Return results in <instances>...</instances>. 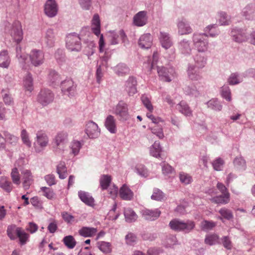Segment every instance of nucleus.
Segmentation results:
<instances>
[{
    "mask_svg": "<svg viewBox=\"0 0 255 255\" xmlns=\"http://www.w3.org/2000/svg\"><path fill=\"white\" fill-rule=\"evenodd\" d=\"M54 98L53 93L47 89L42 90L38 96V101L42 105L46 106L52 102Z\"/></svg>",
    "mask_w": 255,
    "mask_h": 255,
    "instance_id": "nucleus-13",
    "label": "nucleus"
},
{
    "mask_svg": "<svg viewBox=\"0 0 255 255\" xmlns=\"http://www.w3.org/2000/svg\"><path fill=\"white\" fill-rule=\"evenodd\" d=\"M231 91L229 87L227 86H224L222 88V96L226 100L231 101Z\"/></svg>",
    "mask_w": 255,
    "mask_h": 255,
    "instance_id": "nucleus-57",
    "label": "nucleus"
},
{
    "mask_svg": "<svg viewBox=\"0 0 255 255\" xmlns=\"http://www.w3.org/2000/svg\"><path fill=\"white\" fill-rule=\"evenodd\" d=\"M178 33L181 35L187 34L192 31L188 23L184 20L180 21L178 24Z\"/></svg>",
    "mask_w": 255,
    "mask_h": 255,
    "instance_id": "nucleus-29",
    "label": "nucleus"
},
{
    "mask_svg": "<svg viewBox=\"0 0 255 255\" xmlns=\"http://www.w3.org/2000/svg\"><path fill=\"white\" fill-rule=\"evenodd\" d=\"M3 100L6 105H10L13 103V100L11 96L6 92V91H2V92Z\"/></svg>",
    "mask_w": 255,
    "mask_h": 255,
    "instance_id": "nucleus-63",
    "label": "nucleus"
},
{
    "mask_svg": "<svg viewBox=\"0 0 255 255\" xmlns=\"http://www.w3.org/2000/svg\"><path fill=\"white\" fill-rule=\"evenodd\" d=\"M85 130L87 135L91 138L98 137L100 133V129L97 124L92 121L87 124Z\"/></svg>",
    "mask_w": 255,
    "mask_h": 255,
    "instance_id": "nucleus-15",
    "label": "nucleus"
},
{
    "mask_svg": "<svg viewBox=\"0 0 255 255\" xmlns=\"http://www.w3.org/2000/svg\"><path fill=\"white\" fill-rule=\"evenodd\" d=\"M97 245L99 249L104 254H110L112 251V245L110 243L99 242Z\"/></svg>",
    "mask_w": 255,
    "mask_h": 255,
    "instance_id": "nucleus-34",
    "label": "nucleus"
},
{
    "mask_svg": "<svg viewBox=\"0 0 255 255\" xmlns=\"http://www.w3.org/2000/svg\"><path fill=\"white\" fill-rule=\"evenodd\" d=\"M17 236L19 238L20 243L22 245L25 244L29 238V235L26 233L20 228H17Z\"/></svg>",
    "mask_w": 255,
    "mask_h": 255,
    "instance_id": "nucleus-44",
    "label": "nucleus"
},
{
    "mask_svg": "<svg viewBox=\"0 0 255 255\" xmlns=\"http://www.w3.org/2000/svg\"><path fill=\"white\" fill-rule=\"evenodd\" d=\"M44 41L49 47H52L54 45L55 36L52 29H49L47 30L44 37Z\"/></svg>",
    "mask_w": 255,
    "mask_h": 255,
    "instance_id": "nucleus-32",
    "label": "nucleus"
},
{
    "mask_svg": "<svg viewBox=\"0 0 255 255\" xmlns=\"http://www.w3.org/2000/svg\"><path fill=\"white\" fill-rule=\"evenodd\" d=\"M151 198L154 200L161 201L164 199V195L160 190L158 188H155L153 190Z\"/></svg>",
    "mask_w": 255,
    "mask_h": 255,
    "instance_id": "nucleus-49",
    "label": "nucleus"
},
{
    "mask_svg": "<svg viewBox=\"0 0 255 255\" xmlns=\"http://www.w3.org/2000/svg\"><path fill=\"white\" fill-rule=\"evenodd\" d=\"M21 174L22 175L23 186L24 188L28 189L33 181L32 173L28 170H24Z\"/></svg>",
    "mask_w": 255,
    "mask_h": 255,
    "instance_id": "nucleus-25",
    "label": "nucleus"
},
{
    "mask_svg": "<svg viewBox=\"0 0 255 255\" xmlns=\"http://www.w3.org/2000/svg\"><path fill=\"white\" fill-rule=\"evenodd\" d=\"M10 177L12 182L15 185L18 186L20 184V176L17 168L12 169L10 173Z\"/></svg>",
    "mask_w": 255,
    "mask_h": 255,
    "instance_id": "nucleus-41",
    "label": "nucleus"
},
{
    "mask_svg": "<svg viewBox=\"0 0 255 255\" xmlns=\"http://www.w3.org/2000/svg\"><path fill=\"white\" fill-rule=\"evenodd\" d=\"M159 40L162 46L165 49L170 48L172 45V42L169 36V34L166 32H160Z\"/></svg>",
    "mask_w": 255,
    "mask_h": 255,
    "instance_id": "nucleus-27",
    "label": "nucleus"
},
{
    "mask_svg": "<svg viewBox=\"0 0 255 255\" xmlns=\"http://www.w3.org/2000/svg\"><path fill=\"white\" fill-rule=\"evenodd\" d=\"M137 173L141 176L146 177L147 176L148 172L144 166L141 164L137 165L136 167Z\"/></svg>",
    "mask_w": 255,
    "mask_h": 255,
    "instance_id": "nucleus-64",
    "label": "nucleus"
},
{
    "mask_svg": "<svg viewBox=\"0 0 255 255\" xmlns=\"http://www.w3.org/2000/svg\"><path fill=\"white\" fill-rule=\"evenodd\" d=\"M241 82L239 75L236 73H232L228 79V82L230 85H237Z\"/></svg>",
    "mask_w": 255,
    "mask_h": 255,
    "instance_id": "nucleus-53",
    "label": "nucleus"
},
{
    "mask_svg": "<svg viewBox=\"0 0 255 255\" xmlns=\"http://www.w3.org/2000/svg\"><path fill=\"white\" fill-rule=\"evenodd\" d=\"M112 181V177L109 175H102L100 179V184L102 190L108 188Z\"/></svg>",
    "mask_w": 255,
    "mask_h": 255,
    "instance_id": "nucleus-36",
    "label": "nucleus"
},
{
    "mask_svg": "<svg viewBox=\"0 0 255 255\" xmlns=\"http://www.w3.org/2000/svg\"><path fill=\"white\" fill-rule=\"evenodd\" d=\"M80 199L86 204L92 206L94 205V200L88 193L80 191L78 192Z\"/></svg>",
    "mask_w": 255,
    "mask_h": 255,
    "instance_id": "nucleus-33",
    "label": "nucleus"
},
{
    "mask_svg": "<svg viewBox=\"0 0 255 255\" xmlns=\"http://www.w3.org/2000/svg\"><path fill=\"white\" fill-rule=\"evenodd\" d=\"M97 232V229L95 228L84 227L79 231V234L84 237H91Z\"/></svg>",
    "mask_w": 255,
    "mask_h": 255,
    "instance_id": "nucleus-31",
    "label": "nucleus"
},
{
    "mask_svg": "<svg viewBox=\"0 0 255 255\" xmlns=\"http://www.w3.org/2000/svg\"><path fill=\"white\" fill-rule=\"evenodd\" d=\"M10 63V59L7 50L0 52V67L7 68Z\"/></svg>",
    "mask_w": 255,
    "mask_h": 255,
    "instance_id": "nucleus-28",
    "label": "nucleus"
},
{
    "mask_svg": "<svg viewBox=\"0 0 255 255\" xmlns=\"http://www.w3.org/2000/svg\"><path fill=\"white\" fill-rule=\"evenodd\" d=\"M193 40L199 52H205L208 49V36L204 34H194Z\"/></svg>",
    "mask_w": 255,
    "mask_h": 255,
    "instance_id": "nucleus-8",
    "label": "nucleus"
},
{
    "mask_svg": "<svg viewBox=\"0 0 255 255\" xmlns=\"http://www.w3.org/2000/svg\"><path fill=\"white\" fill-rule=\"evenodd\" d=\"M142 217L147 220L153 221L157 219L161 212L158 209L154 210H150L148 209H144L141 211Z\"/></svg>",
    "mask_w": 255,
    "mask_h": 255,
    "instance_id": "nucleus-22",
    "label": "nucleus"
},
{
    "mask_svg": "<svg viewBox=\"0 0 255 255\" xmlns=\"http://www.w3.org/2000/svg\"><path fill=\"white\" fill-rule=\"evenodd\" d=\"M161 148L159 141H156L150 148V154L155 157L160 156Z\"/></svg>",
    "mask_w": 255,
    "mask_h": 255,
    "instance_id": "nucleus-37",
    "label": "nucleus"
},
{
    "mask_svg": "<svg viewBox=\"0 0 255 255\" xmlns=\"http://www.w3.org/2000/svg\"><path fill=\"white\" fill-rule=\"evenodd\" d=\"M219 213L221 215V216L218 217V219L222 220L223 219H225L228 220H231L233 218V214L232 212L225 207L222 208L219 211Z\"/></svg>",
    "mask_w": 255,
    "mask_h": 255,
    "instance_id": "nucleus-35",
    "label": "nucleus"
},
{
    "mask_svg": "<svg viewBox=\"0 0 255 255\" xmlns=\"http://www.w3.org/2000/svg\"><path fill=\"white\" fill-rule=\"evenodd\" d=\"M119 195L124 200L130 201L133 198V193L126 185L124 184L119 190Z\"/></svg>",
    "mask_w": 255,
    "mask_h": 255,
    "instance_id": "nucleus-19",
    "label": "nucleus"
},
{
    "mask_svg": "<svg viewBox=\"0 0 255 255\" xmlns=\"http://www.w3.org/2000/svg\"><path fill=\"white\" fill-rule=\"evenodd\" d=\"M17 228H18L14 225H10L7 227L6 231L7 234L11 240H14L15 239V236L16 235H17Z\"/></svg>",
    "mask_w": 255,
    "mask_h": 255,
    "instance_id": "nucleus-48",
    "label": "nucleus"
},
{
    "mask_svg": "<svg viewBox=\"0 0 255 255\" xmlns=\"http://www.w3.org/2000/svg\"><path fill=\"white\" fill-rule=\"evenodd\" d=\"M152 36L150 34L142 35L138 41L139 45L142 48H148L152 44Z\"/></svg>",
    "mask_w": 255,
    "mask_h": 255,
    "instance_id": "nucleus-26",
    "label": "nucleus"
},
{
    "mask_svg": "<svg viewBox=\"0 0 255 255\" xmlns=\"http://www.w3.org/2000/svg\"><path fill=\"white\" fill-rule=\"evenodd\" d=\"M219 236L216 234L208 235L205 239V243L207 245L212 246L218 243Z\"/></svg>",
    "mask_w": 255,
    "mask_h": 255,
    "instance_id": "nucleus-39",
    "label": "nucleus"
},
{
    "mask_svg": "<svg viewBox=\"0 0 255 255\" xmlns=\"http://www.w3.org/2000/svg\"><path fill=\"white\" fill-rule=\"evenodd\" d=\"M29 58L31 64L34 66H38L44 62V54L39 50H31L29 54Z\"/></svg>",
    "mask_w": 255,
    "mask_h": 255,
    "instance_id": "nucleus-11",
    "label": "nucleus"
},
{
    "mask_svg": "<svg viewBox=\"0 0 255 255\" xmlns=\"http://www.w3.org/2000/svg\"><path fill=\"white\" fill-rule=\"evenodd\" d=\"M105 126L111 133H116L117 131L116 120L112 115H109L106 118Z\"/></svg>",
    "mask_w": 255,
    "mask_h": 255,
    "instance_id": "nucleus-21",
    "label": "nucleus"
},
{
    "mask_svg": "<svg viewBox=\"0 0 255 255\" xmlns=\"http://www.w3.org/2000/svg\"><path fill=\"white\" fill-rule=\"evenodd\" d=\"M49 79L52 85H56L60 82V76L55 71H51L49 75Z\"/></svg>",
    "mask_w": 255,
    "mask_h": 255,
    "instance_id": "nucleus-52",
    "label": "nucleus"
},
{
    "mask_svg": "<svg viewBox=\"0 0 255 255\" xmlns=\"http://www.w3.org/2000/svg\"><path fill=\"white\" fill-rule=\"evenodd\" d=\"M222 244L225 248L230 250L232 249L233 246L232 243L228 236H224L222 238Z\"/></svg>",
    "mask_w": 255,
    "mask_h": 255,
    "instance_id": "nucleus-60",
    "label": "nucleus"
},
{
    "mask_svg": "<svg viewBox=\"0 0 255 255\" xmlns=\"http://www.w3.org/2000/svg\"><path fill=\"white\" fill-rule=\"evenodd\" d=\"M21 138L23 143L27 147L31 146V142L29 139V135L25 129H23L21 132Z\"/></svg>",
    "mask_w": 255,
    "mask_h": 255,
    "instance_id": "nucleus-50",
    "label": "nucleus"
},
{
    "mask_svg": "<svg viewBox=\"0 0 255 255\" xmlns=\"http://www.w3.org/2000/svg\"><path fill=\"white\" fill-rule=\"evenodd\" d=\"M114 113L120 121L124 122L129 119L128 105L123 101H120L116 105Z\"/></svg>",
    "mask_w": 255,
    "mask_h": 255,
    "instance_id": "nucleus-6",
    "label": "nucleus"
},
{
    "mask_svg": "<svg viewBox=\"0 0 255 255\" xmlns=\"http://www.w3.org/2000/svg\"><path fill=\"white\" fill-rule=\"evenodd\" d=\"M68 135L66 133H58L53 140V147L56 149L63 150L64 145L67 142Z\"/></svg>",
    "mask_w": 255,
    "mask_h": 255,
    "instance_id": "nucleus-14",
    "label": "nucleus"
},
{
    "mask_svg": "<svg viewBox=\"0 0 255 255\" xmlns=\"http://www.w3.org/2000/svg\"><path fill=\"white\" fill-rule=\"evenodd\" d=\"M57 172L60 179H65L67 176V168L64 163L61 162L57 165Z\"/></svg>",
    "mask_w": 255,
    "mask_h": 255,
    "instance_id": "nucleus-42",
    "label": "nucleus"
},
{
    "mask_svg": "<svg viewBox=\"0 0 255 255\" xmlns=\"http://www.w3.org/2000/svg\"><path fill=\"white\" fill-rule=\"evenodd\" d=\"M124 216L127 222H132L136 220L137 216L134 211L129 207L125 208Z\"/></svg>",
    "mask_w": 255,
    "mask_h": 255,
    "instance_id": "nucleus-30",
    "label": "nucleus"
},
{
    "mask_svg": "<svg viewBox=\"0 0 255 255\" xmlns=\"http://www.w3.org/2000/svg\"><path fill=\"white\" fill-rule=\"evenodd\" d=\"M76 86L73 81L70 79H66L61 83V90L64 94L68 95L74 93Z\"/></svg>",
    "mask_w": 255,
    "mask_h": 255,
    "instance_id": "nucleus-16",
    "label": "nucleus"
},
{
    "mask_svg": "<svg viewBox=\"0 0 255 255\" xmlns=\"http://www.w3.org/2000/svg\"><path fill=\"white\" fill-rule=\"evenodd\" d=\"M162 167V171L164 174L167 175L174 174V170L169 164L164 163Z\"/></svg>",
    "mask_w": 255,
    "mask_h": 255,
    "instance_id": "nucleus-56",
    "label": "nucleus"
},
{
    "mask_svg": "<svg viewBox=\"0 0 255 255\" xmlns=\"http://www.w3.org/2000/svg\"><path fill=\"white\" fill-rule=\"evenodd\" d=\"M81 147V143L78 141H74L71 144V149L72 153L75 155H77Z\"/></svg>",
    "mask_w": 255,
    "mask_h": 255,
    "instance_id": "nucleus-61",
    "label": "nucleus"
},
{
    "mask_svg": "<svg viewBox=\"0 0 255 255\" xmlns=\"http://www.w3.org/2000/svg\"><path fill=\"white\" fill-rule=\"evenodd\" d=\"M141 100L144 106L150 112L149 113L151 114L153 108L149 98L147 97V96L144 95L141 96Z\"/></svg>",
    "mask_w": 255,
    "mask_h": 255,
    "instance_id": "nucleus-51",
    "label": "nucleus"
},
{
    "mask_svg": "<svg viewBox=\"0 0 255 255\" xmlns=\"http://www.w3.org/2000/svg\"><path fill=\"white\" fill-rule=\"evenodd\" d=\"M137 82L133 77H130L125 84V90L129 96H132L137 92Z\"/></svg>",
    "mask_w": 255,
    "mask_h": 255,
    "instance_id": "nucleus-18",
    "label": "nucleus"
},
{
    "mask_svg": "<svg viewBox=\"0 0 255 255\" xmlns=\"http://www.w3.org/2000/svg\"><path fill=\"white\" fill-rule=\"evenodd\" d=\"M9 33L17 43H19L23 39V31L21 23L18 21L13 22Z\"/></svg>",
    "mask_w": 255,
    "mask_h": 255,
    "instance_id": "nucleus-10",
    "label": "nucleus"
},
{
    "mask_svg": "<svg viewBox=\"0 0 255 255\" xmlns=\"http://www.w3.org/2000/svg\"><path fill=\"white\" fill-rule=\"evenodd\" d=\"M91 29L93 33L96 36L100 35V39L99 41V51L100 52L104 51V47L105 46V41L104 36L101 34V23L99 16L98 14L94 15L92 20Z\"/></svg>",
    "mask_w": 255,
    "mask_h": 255,
    "instance_id": "nucleus-4",
    "label": "nucleus"
},
{
    "mask_svg": "<svg viewBox=\"0 0 255 255\" xmlns=\"http://www.w3.org/2000/svg\"><path fill=\"white\" fill-rule=\"evenodd\" d=\"M210 200L215 204H226L230 202V194L229 192H226L224 194L212 198Z\"/></svg>",
    "mask_w": 255,
    "mask_h": 255,
    "instance_id": "nucleus-24",
    "label": "nucleus"
},
{
    "mask_svg": "<svg viewBox=\"0 0 255 255\" xmlns=\"http://www.w3.org/2000/svg\"><path fill=\"white\" fill-rule=\"evenodd\" d=\"M16 56L19 60V61L22 66H24V64H25V61L27 59L26 56L24 54H21V49L20 46H17L16 48Z\"/></svg>",
    "mask_w": 255,
    "mask_h": 255,
    "instance_id": "nucleus-59",
    "label": "nucleus"
},
{
    "mask_svg": "<svg viewBox=\"0 0 255 255\" xmlns=\"http://www.w3.org/2000/svg\"><path fill=\"white\" fill-rule=\"evenodd\" d=\"M216 226V223L212 221L204 220L201 223V228L203 230H212Z\"/></svg>",
    "mask_w": 255,
    "mask_h": 255,
    "instance_id": "nucleus-47",
    "label": "nucleus"
},
{
    "mask_svg": "<svg viewBox=\"0 0 255 255\" xmlns=\"http://www.w3.org/2000/svg\"><path fill=\"white\" fill-rule=\"evenodd\" d=\"M110 43L112 45H115L119 43L120 40L124 41L126 35L123 30L118 32H111L109 36Z\"/></svg>",
    "mask_w": 255,
    "mask_h": 255,
    "instance_id": "nucleus-20",
    "label": "nucleus"
},
{
    "mask_svg": "<svg viewBox=\"0 0 255 255\" xmlns=\"http://www.w3.org/2000/svg\"><path fill=\"white\" fill-rule=\"evenodd\" d=\"M195 65H190L188 69V75L192 80H198L201 78V76L198 71V69L204 67L206 64V59L200 55H197L195 59Z\"/></svg>",
    "mask_w": 255,
    "mask_h": 255,
    "instance_id": "nucleus-1",
    "label": "nucleus"
},
{
    "mask_svg": "<svg viewBox=\"0 0 255 255\" xmlns=\"http://www.w3.org/2000/svg\"><path fill=\"white\" fill-rule=\"evenodd\" d=\"M58 5L55 0H47L44 5V12L49 17L56 15L58 12Z\"/></svg>",
    "mask_w": 255,
    "mask_h": 255,
    "instance_id": "nucleus-12",
    "label": "nucleus"
},
{
    "mask_svg": "<svg viewBox=\"0 0 255 255\" xmlns=\"http://www.w3.org/2000/svg\"><path fill=\"white\" fill-rule=\"evenodd\" d=\"M169 226L172 230L175 231L189 233L194 228L195 224L191 220L184 222L178 219H174L170 222Z\"/></svg>",
    "mask_w": 255,
    "mask_h": 255,
    "instance_id": "nucleus-2",
    "label": "nucleus"
},
{
    "mask_svg": "<svg viewBox=\"0 0 255 255\" xmlns=\"http://www.w3.org/2000/svg\"><path fill=\"white\" fill-rule=\"evenodd\" d=\"M49 143V138L47 134L42 130L36 133L34 147L37 152H40L45 149Z\"/></svg>",
    "mask_w": 255,
    "mask_h": 255,
    "instance_id": "nucleus-7",
    "label": "nucleus"
},
{
    "mask_svg": "<svg viewBox=\"0 0 255 255\" xmlns=\"http://www.w3.org/2000/svg\"><path fill=\"white\" fill-rule=\"evenodd\" d=\"M179 179L182 183L186 185L191 183L193 180L191 176L184 172H180Z\"/></svg>",
    "mask_w": 255,
    "mask_h": 255,
    "instance_id": "nucleus-45",
    "label": "nucleus"
},
{
    "mask_svg": "<svg viewBox=\"0 0 255 255\" xmlns=\"http://www.w3.org/2000/svg\"><path fill=\"white\" fill-rule=\"evenodd\" d=\"M219 22L221 25H228L230 22V18L226 13L222 12L220 13Z\"/></svg>",
    "mask_w": 255,
    "mask_h": 255,
    "instance_id": "nucleus-62",
    "label": "nucleus"
},
{
    "mask_svg": "<svg viewBox=\"0 0 255 255\" xmlns=\"http://www.w3.org/2000/svg\"><path fill=\"white\" fill-rule=\"evenodd\" d=\"M235 165L238 168L241 169H245L246 167V162L245 159L242 157H237L234 161Z\"/></svg>",
    "mask_w": 255,
    "mask_h": 255,
    "instance_id": "nucleus-54",
    "label": "nucleus"
},
{
    "mask_svg": "<svg viewBox=\"0 0 255 255\" xmlns=\"http://www.w3.org/2000/svg\"><path fill=\"white\" fill-rule=\"evenodd\" d=\"M147 21V16L146 11H139L133 17V23L137 26H142L145 25Z\"/></svg>",
    "mask_w": 255,
    "mask_h": 255,
    "instance_id": "nucleus-17",
    "label": "nucleus"
},
{
    "mask_svg": "<svg viewBox=\"0 0 255 255\" xmlns=\"http://www.w3.org/2000/svg\"><path fill=\"white\" fill-rule=\"evenodd\" d=\"M5 141L11 144L15 145L18 141V137L9 133L5 134Z\"/></svg>",
    "mask_w": 255,
    "mask_h": 255,
    "instance_id": "nucleus-58",
    "label": "nucleus"
},
{
    "mask_svg": "<svg viewBox=\"0 0 255 255\" xmlns=\"http://www.w3.org/2000/svg\"><path fill=\"white\" fill-rule=\"evenodd\" d=\"M157 73L159 79L164 82H170L175 76V70L172 67H158Z\"/></svg>",
    "mask_w": 255,
    "mask_h": 255,
    "instance_id": "nucleus-9",
    "label": "nucleus"
},
{
    "mask_svg": "<svg viewBox=\"0 0 255 255\" xmlns=\"http://www.w3.org/2000/svg\"><path fill=\"white\" fill-rule=\"evenodd\" d=\"M40 189L43 192V195L47 199L52 200L55 198L56 194L51 188L46 187H42Z\"/></svg>",
    "mask_w": 255,
    "mask_h": 255,
    "instance_id": "nucleus-43",
    "label": "nucleus"
},
{
    "mask_svg": "<svg viewBox=\"0 0 255 255\" xmlns=\"http://www.w3.org/2000/svg\"><path fill=\"white\" fill-rule=\"evenodd\" d=\"M179 111L186 116H190L192 115V111L186 103L181 102L179 104Z\"/></svg>",
    "mask_w": 255,
    "mask_h": 255,
    "instance_id": "nucleus-46",
    "label": "nucleus"
},
{
    "mask_svg": "<svg viewBox=\"0 0 255 255\" xmlns=\"http://www.w3.org/2000/svg\"><path fill=\"white\" fill-rule=\"evenodd\" d=\"M146 116L153 123L157 124L150 128L151 132L156 135L159 138L162 139L164 136L162 128L164 125V121L160 118L154 116L150 113H147Z\"/></svg>",
    "mask_w": 255,
    "mask_h": 255,
    "instance_id": "nucleus-3",
    "label": "nucleus"
},
{
    "mask_svg": "<svg viewBox=\"0 0 255 255\" xmlns=\"http://www.w3.org/2000/svg\"><path fill=\"white\" fill-rule=\"evenodd\" d=\"M0 188L4 191L9 193L13 188L12 182L6 176L0 177Z\"/></svg>",
    "mask_w": 255,
    "mask_h": 255,
    "instance_id": "nucleus-23",
    "label": "nucleus"
},
{
    "mask_svg": "<svg viewBox=\"0 0 255 255\" xmlns=\"http://www.w3.org/2000/svg\"><path fill=\"white\" fill-rule=\"evenodd\" d=\"M23 85L27 91L31 92L33 90V79L30 74H27L24 78Z\"/></svg>",
    "mask_w": 255,
    "mask_h": 255,
    "instance_id": "nucleus-38",
    "label": "nucleus"
},
{
    "mask_svg": "<svg viewBox=\"0 0 255 255\" xmlns=\"http://www.w3.org/2000/svg\"><path fill=\"white\" fill-rule=\"evenodd\" d=\"M224 164V160L221 158L219 157L213 161L212 166L215 170L220 171L222 170Z\"/></svg>",
    "mask_w": 255,
    "mask_h": 255,
    "instance_id": "nucleus-55",
    "label": "nucleus"
},
{
    "mask_svg": "<svg viewBox=\"0 0 255 255\" xmlns=\"http://www.w3.org/2000/svg\"><path fill=\"white\" fill-rule=\"evenodd\" d=\"M63 242L66 247L68 249H73L76 245V241L72 236L69 235L65 237L63 239Z\"/></svg>",
    "mask_w": 255,
    "mask_h": 255,
    "instance_id": "nucleus-40",
    "label": "nucleus"
},
{
    "mask_svg": "<svg viewBox=\"0 0 255 255\" xmlns=\"http://www.w3.org/2000/svg\"><path fill=\"white\" fill-rule=\"evenodd\" d=\"M66 46L70 51H80L82 48L80 37L76 34H69L66 37Z\"/></svg>",
    "mask_w": 255,
    "mask_h": 255,
    "instance_id": "nucleus-5",
    "label": "nucleus"
}]
</instances>
